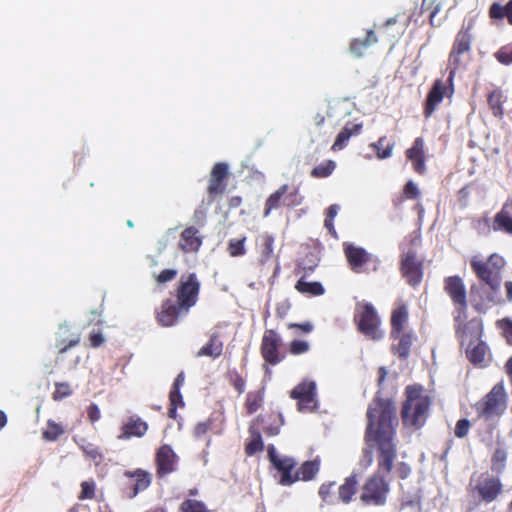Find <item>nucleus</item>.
Here are the masks:
<instances>
[{
  "label": "nucleus",
  "instance_id": "f257e3e1",
  "mask_svg": "<svg viewBox=\"0 0 512 512\" xmlns=\"http://www.w3.org/2000/svg\"><path fill=\"white\" fill-rule=\"evenodd\" d=\"M368 425L366 438L368 442H375L379 446V465L382 469L390 471L395 458L393 437V408L389 403L376 402L368 408Z\"/></svg>",
  "mask_w": 512,
  "mask_h": 512
},
{
  "label": "nucleus",
  "instance_id": "f03ea898",
  "mask_svg": "<svg viewBox=\"0 0 512 512\" xmlns=\"http://www.w3.org/2000/svg\"><path fill=\"white\" fill-rule=\"evenodd\" d=\"M268 457L273 466L281 473L279 484L283 486H290L298 480L309 481L319 471V461L317 459L306 461L298 470L294 471L295 460L278 454L273 445L268 447Z\"/></svg>",
  "mask_w": 512,
  "mask_h": 512
},
{
  "label": "nucleus",
  "instance_id": "7ed1b4c3",
  "mask_svg": "<svg viewBox=\"0 0 512 512\" xmlns=\"http://www.w3.org/2000/svg\"><path fill=\"white\" fill-rule=\"evenodd\" d=\"M407 399L402 408L404 425L418 429L425 423L430 407V399L420 388L409 386L406 389Z\"/></svg>",
  "mask_w": 512,
  "mask_h": 512
},
{
  "label": "nucleus",
  "instance_id": "20e7f679",
  "mask_svg": "<svg viewBox=\"0 0 512 512\" xmlns=\"http://www.w3.org/2000/svg\"><path fill=\"white\" fill-rule=\"evenodd\" d=\"M461 344L467 343V355L474 364L485 365L489 352L485 343L479 341L481 323L478 319H472L467 324L457 329Z\"/></svg>",
  "mask_w": 512,
  "mask_h": 512
},
{
  "label": "nucleus",
  "instance_id": "39448f33",
  "mask_svg": "<svg viewBox=\"0 0 512 512\" xmlns=\"http://www.w3.org/2000/svg\"><path fill=\"white\" fill-rule=\"evenodd\" d=\"M355 319L358 329L369 339L377 341L383 338L384 332L380 329L379 316L370 303H358Z\"/></svg>",
  "mask_w": 512,
  "mask_h": 512
},
{
  "label": "nucleus",
  "instance_id": "423d86ee",
  "mask_svg": "<svg viewBox=\"0 0 512 512\" xmlns=\"http://www.w3.org/2000/svg\"><path fill=\"white\" fill-rule=\"evenodd\" d=\"M506 409V393L501 385H495L492 390L476 405L478 416L485 420L499 417Z\"/></svg>",
  "mask_w": 512,
  "mask_h": 512
},
{
  "label": "nucleus",
  "instance_id": "0eeeda50",
  "mask_svg": "<svg viewBox=\"0 0 512 512\" xmlns=\"http://www.w3.org/2000/svg\"><path fill=\"white\" fill-rule=\"evenodd\" d=\"M388 492L386 481L379 476H373L364 484L360 500L365 505L381 506L385 504Z\"/></svg>",
  "mask_w": 512,
  "mask_h": 512
},
{
  "label": "nucleus",
  "instance_id": "6e6552de",
  "mask_svg": "<svg viewBox=\"0 0 512 512\" xmlns=\"http://www.w3.org/2000/svg\"><path fill=\"white\" fill-rule=\"evenodd\" d=\"M199 282L195 274H190L186 279L180 280L177 291L178 305L187 313L188 310L195 305L199 293Z\"/></svg>",
  "mask_w": 512,
  "mask_h": 512
},
{
  "label": "nucleus",
  "instance_id": "1a4fd4ad",
  "mask_svg": "<svg viewBox=\"0 0 512 512\" xmlns=\"http://www.w3.org/2000/svg\"><path fill=\"white\" fill-rule=\"evenodd\" d=\"M316 384L313 381H304L291 391V397L298 400V410L311 412L316 406Z\"/></svg>",
  "mask_w": 512,
  "mask_h": 512
},
{
  "label": "nucleus",
  "instance_id": "9d476101",
  "mask_svg": "<svg viewBox=\"0 0 512 512\" xmlns=\"http://www.w3.org/2000/svg\"><path fill=\"white\" fill-rule=\"evenodd\" d=\"M402 272L408 283L416 286L422 278L421 262L413 251H408L402 259Z\"/></svg>",
  "mask_w": 512,
  "mask_h": 512
},
{
  "label": "nucleus",
  "instance_id": "9b49d317",
  "mask_svg": "<svg viewBox=\"0 0 512 512\" xmlns=\"http://www.w3.org/2000/svg\"><path fill=\"white\" fill-rule=\"evenodd\" d=\"M470 50V39L466 33H459L454 43L453 50L450 54V65L456 69L462 64L461 57L467 54ZM454 70L450 72L449 79L451 80Z\"/></svg>",
  "mask_w": 512,
  "mask_h": 512
},
{
  "label": "nucleus",
  "instance_id": "f8f14e48",
  "mask_svg": "<svg viewBox=\"0 0 512 512\" xmlns=\"http://www.w3.org/2000/svg\"><path fill=\"white\" fill-rule=\"evenodd\" d=\"M279 337L272 330L266 331L262 340V354L266 361L271 364H276L280 361L277 347L279 344Z\"/></svg>",
  "mask_w": 512,
  "mask_h": 512
},
{
  "label": "nucleus",
  "instance_id": "ddd939ff",
  "mask_svg": "<svg viewBox=\"0 0 512 512\" xmlns=\"http://www.w3.org/2000/svg\"><path fill=\"white\" fill-rule=\"evenodd\" d=\"M471 265L477 276L496 291L500 287L497 272L491 269L489 264L473 259Z\"/></svg>",
  "mask_w": 512,
  "mask_h": 512
},
{
  "label": "nucleus",
  "instance_id": "4468645a",
  "mask_svg": "<svg viewBox=\"0 0 512 512\" xmlns=\"http://www.w3.org/2000/svg\"><path fill=\"white\" fill-rule=\"evenodd\" d=\"M481 498L486 502L493 501L501 491V484L494 477H483L477 485Z\"/></svg>",
  "mask_w": 512,
  "mask_h": 512
},
{
  "label": "nucleus",
  "instance_id": "2eb2a0df",
  "mask_svg": "<svg viewBox=\"0 0 512 512\" xmlns=\"http://www.w3.org/2000/svg\"><path fill=\"white\" fill-rule=\"evenodd\" d=\"M344 247L346 258L352 270L358 272L359 268L368 262V255L366 251L351 243H346Z\"/></svg>",
  "mask_w": 512,
  "mask_h": 512
},
{
  "label": "nucleus",
  "instance_id": "dca6fc26",
  "mask_svg": "<svg viewBox=\"0 0 512 512\" xmlns=\"http://www.w3.org/2000/svg\"><path fill=\"white\" fill-rule=\"evenodd\" d=\"M446 291L455 304L466 306V293L463 282L459 277H449L446 280Z\"/></svg>",
  "mask_w": 512,
  "mask_h": 512
},
{
  "label": "nucleus",
  "instance_id": "f3484780",
  "mask_svg": "<svg viewBox=\"0 0 512 512\" xmlns=\"http://www.w3.org/2000/svg\"><path fill=\"white\" fill-rule=\"evenodd\" d=\"M406 154L408 159L412 161L414 169L418 173H423L425 171L423 139L417 138L412 148L408 149Z\"/></svg>",
  "mask_w": 512,
  "mask_h": 512
},
{
  "label": "nucleus",
  "instance_id": "a211bd4d",
  "mask_svg": "<svg viewBox=\"0 0 512 512\" xmlns=\"http://www.w3.org/2000/svg\"><path fill=\"white\" fill-rule=\"evenodd\" d=\"M195 227L186 228L181 234L180 248L185 252L197 251L202 245V240L197 236Z\"/></svg>",
  "mask_w": 512,
  "mask_h": 512
},
{
  "label": "nucleus",
  "instance_id": "6ab92c4d",
  "mask_svg": "<svg viewBox=\"0 0 512 512\" xmlns=\"http://www.w3.org/2000/svg\"><path fill=\"white\" fill-rule=\"evenodd\" d=\"M446 87L445 84L441 80H437L429 95L427 97L425 115L430 116L435 110L436 106L442 101Z\"/></svg>",
  "mask_w": 512,
  "mask_h": 512
},
{
  "label": "nucleus",
  "instance_id": "aec40b11",
  "mask_svg": "<svg viewBox=\"0 0 512 512\" xmlns=\"http://www.w3.org/2000/svg\"><path fill=\"white\" fill-rule=\"evenodd\" d=\"M175 454L172 449L165 445L162 446L157 453L158 472L165 475L173 470Z\"/></svg>",
  "mask_w": 512,
  "mask_h": 512
},
{
  "label": "nucleus",
  "instance_id": "412c9836",
  "mask_svg": "<svg viewBox=\"0 0 512 512\" xmlns=\"http://www.w3.org/2000/svg\"><path fill=\"white\" fill-rule=\"evenodd\" d=\"M185 314L179 305L166 303L158 315V320L163 326H172L179 317Z\"/></svg>",
  "mask_w": 512,
  "mask_h": 512
},
{
  "label": "nucleus",
  "instance_id": "4be33fe9",
  "mask_svg": "<svg viewBox=\"0 0 512 512\" xmlns=\"http://www.w3.org/2000/svg\"><path fill=\"white\" fill-rule=\"evenodd\" d=\"M223 343L219 340L216 333L210 336V341L207 345L203 346L196 354L197 357L209 356L217 358L222 354Z\"/></svg>",
  "mask_w": 512,
  "mask_h": 512
},
{
  "label": "nucleus",
  "instance_id": "5701e85b",
  "mask_svg": "<svg viewBox=\"0 0 512 512\" xmlns=\"http://www.w3.org/2000/svg\"><path fill=\"white\" fill-rule=\"evenodd\" d=\"M377 42V37L373 30L367 32L363 39H354L350 45V51L357 57L363 56L364 50Z\"/></svg>",
  "mask_w": 512,
  "mask_h": 512
},
{
  "label": "nucleus",
  "instance_id": "b1692460",
  "mask_svg": "<svg viewBox=\"0 0 512 512\" xmlns=\"http://www.w3.org/2000/svg\"><path fill=\"white\" fill-rule=\"evenodd\" d=\"M147 424L140 420L130 421L123 426L122 433L118 436L119 439H129L132 436L141 437L147 431Z\"/></svg>",
  "mask_w": 512,
  "mask_h": 512
},
{
  "label": "nucleus",
  "instance_id": "393cba45",
  "mask_svg": "<svg viewBox=\"0 0 512 512\" xmlns=\"http://www.w3.org/2000/svg\"><path fill=\"white\" fill-rule=\"evenodd\" d=\"M393 337L399 339V343L395 346L396 352L400 357L406 358L416 337L411 332L405 331L400 334L396 333Z\"/></svg>",
  "mask_w": 512,
  "mask_h": 512
},
{
  "label": "nucleus",
  "instance_id": "a878e982",
  "mask_svg": "<svg viewBox=\"0 0 512 512\" xmlns=\"http://www.w3.org/2000/svg\"><path fill=\"white\" fill-rule=\"evenodd\" d=\"M408 312L405 306H401L394 310L391 318L392 323V336L396 333L400 334L405 331V325L407 323Z\"/></svg>",
  "mask_w": 512,
  "mask_h": 512
},
{
  "label": "nucleus",
  "instance_id": "bb28decb",
  "mask_svg": "<svg viewBox=\"0 0 512 512\" xmlns=\"http://www.w3.org/2000/svg\"><path fill=\"white\" fill-rule=\"evenodd\" d=\"M362 128V124H356L353 126V128L344 127L343 130L337 135L336 140L332 146V149L334 150H341L343 149L349 138L352 135H357Z\"/></svg>",
  "mask_w": 512,
  "mask_h": 512
},
{
  "label": "nucleus",
  "instance_id": "cd10ccee",
  "mask_svg": "<svg viewBox=\"0 0 512 512\" xmlns=\"http://www.w3.org/2000/svg\"><path fill=\"white\" fill-rule=\"evenodd\" d=\"M358 481L355 475L348 477L345 483L339 487V498L342 502L348 503L356 493Z\"/></svg>",
  "mask_w": 512,
  "mask_h": 512
},
{
  "label": "nucleus",
  "instance_id": "c85d7f7f",
  "mask_svg": "<svg viewBox=\"0 0 512 512\" xmlns=\"http://www.w3.org/2000/svg\"><path fill=\"white\" fill-rule=\"evenodd\" d=\"M495 231H504L512 234V217L504 210H501L496 216L493 224Z\"/></svg>",
  "mask_w": 512,
  "mask_h": 512
},
{
  "label": "nucleus",
  "instance_id": "c756f323",
  "mask_svg": "<svg viewBox=\"0 0 512 512\" xmlns=\"http://www.w3.org/2000/svg\"><path fill=\"white\" fill-rule=\"evenodd\" d=\"M296 289L301 293H309L312 295H321L324 289L319 282H306L300 279L296 284Z\"/></svg>",
  "mask_w": 512,
  "mask_h": 512
},
{
  "label": "nucleus",
  "instance_id": "7c9ffc66",
  "mask_svg": "<svg viewBox=\"0 0 512 512\" xmlns=\"http://www.w3.org/2000/svg\"><path fill=\"white\" fill-rule=\"evenodd\" d=\"M286 191H287V186L283 185L274 194H272L268 198V200L266 202V208H265V211H264V216L265 217H267L270 214L272 209H275V208L279 207L280 200H281L282 196L285 194Z\"/></svg>",
  "mask_w": 512,
  "mask_h": 512
},
{
  "label": "nucleus",
  "instance_id": "2f4dec72",
  "mask_svg": "<svg viewBox=\"0 0 512 512\" xmlns=\"http://www.w3.org/2000/svg\"><path fill=\"white\" fill-rule=\"evenodd\" d=\"M136 477V484L134 488V494H137L139 491L145 490L150 485V475L142 470H137L134 474Z\"/></svg>",
  "mask_w": 512,
  "mask_h": 512
},
{
  "label": "nucleus",
  "instance_id": "473e14b6",
  "mask_svg": "<svg viewBox=\"0 0 512 512\" xmlns=\"http://www.w3.org/2000/svg\"><path fill=\"white\" fill-rule=\"evenodd\" d=\"M184 382V374L181 372L174 381L173 389L170 392V401H172L173 405L179 402L183 405L182 396L179 392L180 386Z\"/></svg>",
  "mask_w": 512,
  "mask_h": 512
},
{
  "label": "nucleus",
  "instance_id": "72a5a7b5",
  "mask_svg": "<svg viewBox=\"0 0 512 512\" xmlns=\"http://www.w3.org/2000/svg\"><path fill=\"white\" fill-rule=\"evenodd\" d=\"M263 449L262 437L259 433H253L251 441L246 446V453L253 455Z\"/></svg>",
  "mask_w": 512,
  "mask_h": 512
},
{
  "label": "nucleus",
  "instance_id": "f704fd0d",
  "mask_svg": "<svg viewBox=\"0 0 512 512\" xmlns=\"http://www.w3.org/2000/svg\"><path fill=\"white\" fill-rule=\"evenodd\" d=\"M377 150V156L379 159H386L392 155V151L394 148V144H388L385 149L384 146V138H380L376 143L372 145Z\"/></svg>",
  "mask_w": 512,
  "mask_h": 512
},
{
  "label": "nucleus",
  "instance_id": "c9c22d12",
  "mask_svg": "<svg viewBox=\"0 0 512 512\" xmlns=\"http://www.w3.org/2000/svg\"><path fill=\"white\" fill-rule=\"evenodd\" d=\"M246 238L233 239L229 242V253L232 257L240 256L245 253L244 242Z\"/></svg>",
  "mask_w": 512,
  "mask_h": 512
},
{
  "label": "nucleus",
  "instance_id": "e433bc0d",
  "mask_svg": "<svg viewBox=\"0 0 512 512\" xmlns=\"http://www.w3.org/2000/svg\"><path fill=\"white\" fill-rule=\"evenodd\" d=\"M182 512H206L204 505L195 500H187L181 505Z\"/></svg>",
  "mask_w": 512,
  "mask_h": 512
},
{
  "label": "nucleus",
  "instance_id": "4c0bfd02",
  "mask_svg": "<svg viewBox=\"0 0 512 512\" xmlns=\"http://www.w3.org/2000/svg\"><path fill=\"white\" fill-rule=\"evenodd\" d=\"M335 168V163L329 161L326 165H319L313 169L312 174L316 177H327Z\"/></svg>",
  "mask_w": 512,
  "mask_h": 512
},
{
  "label": "nucleus",
  "instance_id": "58836bf2",
  "mask_svg": "<svg viewBox=\"0 0 512 512\" xmlns=\"http://www.w3.org/2000/svg\"><path fill=\"white\" fill-rule=\"evenodd\" d=\"M507 453L505 450L498 448L493 455V468L500 471L504 467Z\"/></svg>",
  "mask_w": 512,
  "mask_h": 512
},
{
  "label": "nucleus",
  "instance_id": "ea45409f",
  "mask_svg": "<svg viewBox=\"0 0 512 512\" xmlns=\"http://www.w3.org/2000/svg\"><path fill=\"white\" fill-rule=\"evenodd\" d=\"M62 429L59 425L55 423H49V427L47 430L44 431L43 437L46 440L53 441L58 438L60 434H62Z\"/></svg>",
  "mask_w": 512,
  "mask_h": 512
},
{
  "label": "nucleus",
  "instance_id": "a19ab883",
  "mask_svg": "<svg viewBox=\"0 0 512 512\" xmlns=\"http://www.w3.org/2000/svg\"><path fill=\"white\" fill-rule=\"evenodd\" d=\"M499 327L502 329L507 342L512 345V320L503 319L498 321Z\"/></svg>",
  "mask_w": 512,
  "mask_h": 512
},
{
  "label": "nucleus",
  "instance_id": "79ce46f5",
  "mask_svg": "<svg viewBox=\"0 0 512 512\" xmlns=\"http://www.w3.org/2000/svg\"><path fill=\"white\" fill-rule=\"evenodd\" d=\"M228 174V165L225 163H216L211 171V175L218 180L223 181Z\"/></svg>",
  "mask_w": 512,
  "mask_h": 512
},
{
  "label": "nucleus",
  "instance_id": "37998d69",
  "mask_svg": "<svg viewBox=\"0 0 512 512\" xmlns=\"http://www.w3.org/2000/svg\"><path fill=\"white\" fill-rule=\"evenodd\" d=\"M177 275V270L175 269H166L161 273L155 276L156 282L159 284H163L173 280Z\"/></svg>",
  "mask_w": 512,
  "mask_h": 512
},
{
  "label": "nucleus",
  "instance_id": "c03bdc74",
  "mask_svg": "<svg viewBox=\"0 0 512 512\" xmlns=\"http://www.w3.org/2000/svg\"><path fill=\"white\" fill-rule=\"evenodd\" d=\"M469 429H470V422L466 419H461L456 424L455 435L459 438H463L467 435Z\"/></svg>",
  "mask_w": 512,
  "mask_h": 512
},
{
  "label": "nucleus",
  "instance_id": "a18cd8bd",
  "mask_svg": "<svg viewBox=\"0 0 512 512\" xmlns=\"http://www.w3.org/2000/svg\"><path fill=\"white\" fill-rule=\"evenodd\" d=\"M221 183H222L221 180H218L216 177H213L210 174V184H209V187H208L209 194L212 195V194L221 193L223 191V189L221 187Z\"/></svg>",
  "mask_w": 512,
  "mask_h": 512
},
{
  "label": "nucleus",
  "instance_id": "49530a36",
  "mask_svg": "<svg viewBox=\"0 0 512 512\" xmlns=\"http://www.w3.org/2000/svg\"><path fill=\"white\" fill-rule=\"evenodd\" d=\"M309 345L304 341H293L291 344V352L293 354L304 353L308 350Z\"/></svg>",
  "mask_w": 512,
  "mask_h": 512
},
{
  "label": "nucleus",
  "instance_id": "de8ad7c7",
  "mask_svg": "<svg viewBox=\"0 0 512 512\" xmlns=\"http://www.w3.org/2000/svg\"><path fill=\"white\" fill-rule=\"evenodd\" d=\"M81 499L92 498L94 494V484L89 482L82 483Z\"/></svg>",
  "mask_w": 512,
  "mask_h": 512
},
{
  "label": "nucleus",
  "instance_id": "09e8293b",
  "mask_svg": "<svg viewBox=\"0 0 512 512\" xmlns=\"http://www.w3.org/2000/svg\"><path fill=\"white\" fill-rule=\"evenodd\" d=\"M55 398H63L70 395L71 391L69 385L66 383H59L56 385Z\"/></svg>",
  "mask_w": 512,
  "mask_h": 512
},
{
  "label": "nucleus",
  "instance_id": "8fccbe9b",
  "mask_svg": "<svg viewBox=\"0 0 512 512\" xmlns=\"http://www.w3.org/2000/svg\"><path fill=\"white\" fill-rule=\"evenodd\" d=\"M505 15V8L498 3L492 4L490 7V16L492 18H502Z\"/></svg>",
  "mask_w": 512,
  "mask_h": 512
},
{
  "label": "nucleus",
  "instance_id": "3c124183",
  "mask_svg": "<svg viewBox=\"0 0 512 512\" xmlns=\"http://www.w3.org/2000/svg\"><path fill=\"white\" fill-rule=\"evenodd\" d=\"M487 264H489L490 267H493L495 270V272L498 273V271L502 268V266L504 265V261L501 257L499 256H496V255H492Z\"/></svg>",
  "mask_w": 512,
  "mask_h": 512
},
{
  "label": "nucleus",
  "instance_id": "603ef678",
  "mask_svg": "<svg viewBox=\"0 0 512 512\" xmlns=\"http://www.w3.org/2000/svg\"><path fill=\"white\" fill-rule=\"evenodd\" d=\"M65 339H63L62 342L58 341V343L56 344L57 347L60 348V352L61 353H64L66 352L70 347L72 346H75L78 342H79V337L78 336H75L74 338L70 339L68 344H64L65 343Z\"/></svg>",
  "mask_w": 512,
  "mask_h": 512
},
{
  "label": "nucleus",
  "instance_id": "864d4df0",
  "mask_svg": "<svg viewBox=\"0 0 512 512\" xmlns=\"http://www.w3.org/2000/svg\"><path fill=\"white\" fill-rule=\"evenodd\" d=\"M496 58L500 63L504 65H509L512 63V52L508 53L504 51H498L496 53Z\"/></svg>",
  "mask_w": 512,
  "mask_h": 512
},
{
  "label": "nucleus",
  "instance_id": "5fc2aeb1",
  "mask_svg": "<svg viewBox=\"0 0 512 512\" xmlns=\"http://www.w3.org/2000/svg\"><path fill=\"white\" fill-rule=\"evenodd\" d=\"M405 194L409 198H416L419 194V190L417 186L412 182L409 181L405 186Z\"/></svg>",
  "mask_w": 512,
  "mask_h": 512
},
{
  "label": "nucleus",
  "instance_id": "6e6d98bb",
  "mask_svg": "<svg viewBox=\"0 0 512 512\" xmlns=\"http://www.w3.org/2000/svg\"><path fill=\"white\" fill-rule=\"evenodd\" d=\"M91 345L95 348L100 347L104 342L105 338L102 333H91L90 334Z\"/></svg>",
  "mask_w": 512,
  "mask_h": 512
},
{
  "label": "nucleus",
  "instance_id": "4d7b16f0",
  "mask_svg": "<svg viewBox=\"0 0 512 512\" xmlns=\"http://www.w3.org/2000/svg\"><path fill=\"white\" fill-rule=\"evenodd\" d=\"M88 417L91 422H96L100 419V410L96 405H91L88 409Z\"/></svg>",
  "mask_w": 512,
  "mask_h": 512
},
{
  "label": "nucleus",
  "instance_id": "13d9d810",
  "mask_svg": "<svg viewBox=\"0 0 512 512\" xmlns=\"http://www.w3.org/2000/svg\"><path fill=\"white\" fill-rule=\"evenodd\" d=\"M334 483H329V484H322L319 488V495L320 497L324 500V501H327V498L329 496V493H330V488L332 487Z\"/></svg>",
  "mask_w": 512,
  "mask_h": 512
},
{
  "label": "nucleus",
  "instance_id": "bf43d9fd",
  "mask_svg": "<svg viewBox=\"0 0 512 512\" xmlns=\"http://www.w3.org/2000/svg\"><path fill=\"white\" fill-rule=\"evenodd\" d=\"M208 431V424L205 422L198 423L194 429V434L199 437Z\"/></svg>",
  "mask_w": 512,
  "mask_h": 512
},
{
  "label": "nucleus",
  "instance_id": "052dcab7",
  "mask_svg": "<svg viewBox=\"0 0 512 512\" xmlns=\"http://www.w3.org/2000/svg\"><path fill=\"white\" fill-rule=\"evenodd\" d=\"M259 405L260 404H259V402L256 399L251 400L250 397L248 398L247 406H248V410H249L250 413L255 412L258 409Z\"/></svg>",
  "mask_w": 512,
  "mask_h": 512
},
{
  "label": "nucleus",
  "instance_id": "680f3d73",
  "mask_svg": "<svg viewBox=\"0 0 512 512\" xmlns=\"http://www.w3.org/2000/svg\"><path fill=\"white\" fill-rule=\"evenodd\" d=\"M272 238L271 237H266L265 239V243H264V246H265V249H264V253L268 256L269 254L272 253L273 251V247H272Z\"/></svg>",
  "mask_w": 512,
  "mask_h": 512
},
{
  "label": "nucleus",
  "instance_id": "e2e57ef3",
  "mask_svg": "<svg viewBox=\"0 0 512 512\" xmlns=\"http://www.w3.org/2000/svg\"><path fill=\"white\" fill-rule=\"evenodd\" d=\"M338 210H339L338 205H336V204L331 205L327 210V217L333 219L337 215Z\"/></svg>",
  "mask_w": 512,
  "mask_h": 512
},
{
  "label": "nucleus",
  "instance_id": "0e129e2a",
  "mask_svg": "<svg viewBox=\"0 0 512 512\" xmlns=\"http://www.w3.org/2000/svg\"><path fill=\"white\" fill-rule=\"evenodd\" d=\"M505 15L508 18L510 24H512V0H510L505 7Z\"/></svg>",
  "mask_w": 512,
  "mask_h": 512
},
{
  "label": "nucleus",
  "instance_id": "69168bd1",
  "mask_svg": "<svg viewBox=\"0 0 512 512\" xmlns=\"http://www.w3.org/2000/svg\"><path fill=\"white\" fill-rule=\"evenodd\" d=\"M85 453L87 455H89L93 460H96L97 457L99 456V453L94 449V448H91V447H86L84 449Z\"/></svg>",
  "mask_w": 512,
  "mask_h": 512
},
{
  "label": "nucleus",
  "instance_id": "338daca9",
  "mask_svg": "<svg viewBox=\"0 0 512 512\" xmlns=\"http://www.w3.org/2000/svg\"><path fill=\"white\" fill-rule=\"evenodd\" d=\"M506 293L509 300H512V282L506 283Z\"/></svg>",
  "mask_w": 512,
  "mask_h": 512
},
{
  "label": "nucleus",
  "instance_id": "774afa93",
  "mask_svg": "<svg viewBox=\"0 0 512 512\" xmlns=\"http://www.w3.org/2000/svg\"><path fill=\"white\" fill-rule=\"evenodd\" d=\"M506 368H507V372L509 374V377L511 379V382H512V357L509 359V361L507 362L506 364Z\"/></svg>",
  "mask_w": 512,
  "mask_h": 512
}]
</instances>
